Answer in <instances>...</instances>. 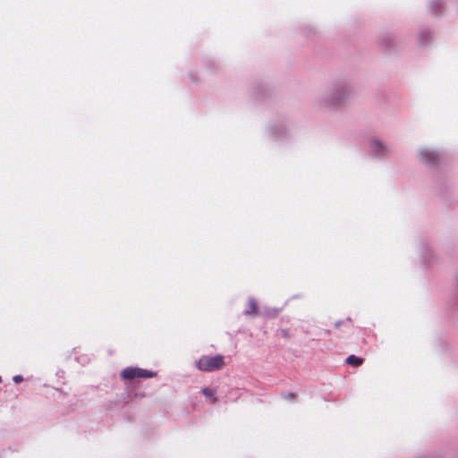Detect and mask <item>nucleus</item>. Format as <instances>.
<instances>
[{
    "label": "nucleus",
    "mask_w": 458,
    "mask_h": 458,
    "mask_svg": "<svg viewBox=\"0 0 458 458\" xmlns=\"http://www.w3.org/2000/svg\"><path fill=\"white\" fill-rule=\"evenodd\" d=\"M224 364L225 362L222 355H216L213 357L203 356L196 362L197 368L202 371H214L221 369Z\"/></svg>",
    "instance_id": "f257e3e1"
},
{
    "label": "nucleus",
    "mask_w": 458,
    "mask_h": 458,
    "mask_svg": "<svg viewBox=\"0 0 458 458\" xmlns=\"http://www.w3.org/2000/svg\"><path fill=\"white\" fill-rule=\"evenodd\" d=\"M419 158L425 164H433L437 159V155L435 151L428 148H422L419 150Z\"/></svg>",
    "instance_id": "39448f33"
},
{
    "label": "nucleus",
    "mask_w": 458,
    "mask_h": 458,
    "mask_svg": "<svg viewBox=\"0 0 458 458\" xmlns=\"http://www.w3.org/2000/svg\"><path fill=\"white\" fill-rule=\"evenodd\" d=\"M13 380L16 384H19V383H21V382H22V381H23V377H22V376H21V375H16V376H14V377H13Z\"/></svg>",
    "instance_id": "1a4fd4ad"
},
{
    "label": "nucleus",
    "mask_w": 458,
    "mask_h": 458,
    "mask_svg": "<svg viewBox=\"0 0 458 458\" xmlns=\"http://www.w3.org/2000/svg\"><path fill=\"white\" fill-rule=\"evenodd\" d=\"M371 152L377 157L386 156L389 152V148L378 140H370Z\"/></svg>",
    "instance_id": "20e7f679"
},
{
    "label": "nucleus",
    "mask_w": 458,
    "mask_h": 458,
    "mask_svg": "<svg viewBox=\"0 0 458 458\" xmlns=\"http://www.w3.org/2000/svg\"><path fill=\"white\" fill-rule=\"evenodd\" d=\"M346 362L352 366V367H358L360 365L362 364L363 362V360L361 358H359L355 355H350L347 359H346Z\"/></svg>",
    "instance_id": "0eeeda50"
},
{
    "label": "nucleus",
    "mask_w": 458,
    "mask_h": 458,
    "mask_svg": "<svg viewBox=\"0 0 458 458\" xmlns=\"http://www.w3.org/2000/svg\"><path fill=\"white\" fill-rule=\"evenodd\" d=\"M121 376L123 379L150 378L156 376V372L137 367H127L123 369Z\"/></svg>",
    "instance_id": "f03ea898"
},
{
    "label": "nucleus",
    "mask_w": 458,
    "mask_h": 458,
    "mask_svg": "<svg viewBox=\"0 0 458 458\" xmlns=\"http://www.w3.org/2000/svg\"><path fill=\"white\" fill-rule=\"evenodd\" d=\"M350 91L344 86H337L332 89V91L327 95V101L330 105H336L344 99Z\"/></svg>",
    "instance_id": "7ed1b4c3"
},
{
    "label": "nucleus",
    "mask_w": 458,
    "mask_h": 458,
    "mask_svg": "<svg viewBox=\"0 0 458 458\" xmlns=\"http://www.w3.org/2000/svg\"><path fill=\"white\" fill-rule=\"evenodd\" d=\"M202 394L207 397H211L214 395L215 392L209 387H205L202 389Z\"/></svg>",
    "instance_id": "6e6552de"
},
{
    "label": "nucleus",
    "mask_w": 458,
    "mask_h": 458,
    "mask_svg": "<svg viewBox=\"0 0 458 458\" xmlns=\"http://www.w3.org/2000/svg\"><path fill=\"white\" fill-rule=\"evenodd\" d=\"M340 326V322L335 323V327H338Z\"/></svg>",
    "instance_id": "9d476101"
},
{
    "label": "nucleus",
    "mask_w": 458,
    "mask_h": 458,
    "mask_svg": "<svg viewBox=\"0 0 458 458\" xmlns=\"http://www.w3.org/2000/svg\"><path fill=\"white\" fill-rule=\"evenodd\" d=\"M249 309L245 310L246 315H252L257 316L258 315V304L256 301L252 298L249 300Z\"/></svg>",
    "instance_id": "423d86ee"
}]
</instances>
